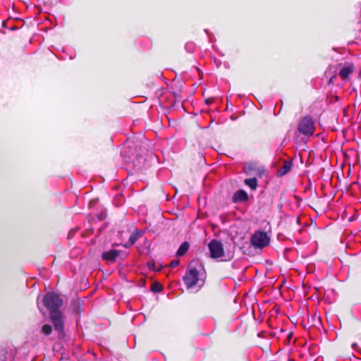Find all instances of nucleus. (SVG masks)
<instances>
[{
    "label": "nucleus",
    "instance_id": "39448f33",
    "mask_svg": "<svg viewBox=\"0 0 361 361\" xmlns=\"http://www.w3.org/2000/svg\"><path fill=\"white\" fill-rule=\"evenodd\" d=\"M208 248L210 252V256L213 259H218L224 256L223 244L217 240H212L209 243Z\"/></svg>",
    "mask_w": 361,
    "mask_h": 361
},
{
    "label": "nucleus",
    "instance_id": "f257e3e1",
    "mask_svg": "<svg viewBox=\"0 0 361 361\" xmlns=\"http://www.w3.org/2000/svg\"><path fill=\"white\" fill-rule=\"evenodd\" d=\"M202 266L197 262H192L189 264L185 275L183 276V281L188 288L195 286L201 287L203 286L204 280L202 272Z\"/></svg>",
    "mask_w": 361,
    "mask_h": 361
},
{
    "label": "nucleus",
    "instance_id": "6ab92c4d",
    "mask_svg": "<svg viewBox=\"0 0 361 361\" xmlns=\"http://www.w3.org/2000/svg\"><path fill=\"white\" fill-rule=\"evenodd\" d=\"M210 102H210V99H207V100H206V103H207V104H209Z\"/></svg>",
    "mask_w": 361,
    "mask_h": 361
},
{
    "label": "nucleus",
    "instance_id": "ddd939ff",
    "mask_svg": "<svg viewBox=\"0 0 361 361\" xmlns=\"http://www.w3.org/2000/svg\"><path fill=\"white\" fill-rule=\"evenodd\" d=\"M245 184L252 190H255L257 186V180L256 178H247L245 180Z\"/></svg>",
    "mask_w": 361,
    "mask_h": 361
},
{
    "label": "nucleus",
    "instance_id": "0eeeda50",
    "mask_svg": "<svg viewBox=\"0 0 361 361\" xmlns=\"http://www.w3.org/2000/svg\"><path fill=\"white\" fill-rule=\"evenodd\" d=\"M354 66L351 63H347L343 65L339 71V75L343 80H345L353 72Z\"/></svg>",
    "mask_w": 361,
    "mask_h": 361
},
{
    "label": "nucleus",
    "instance_id": "20e7f679",
    "mask_svg": "<svg viewBox=\"0 0 361 361\" xmlns=\"http://www.w3.org/2000/svg\"><path fill=\"white\" fill-rule=\"evenodd\" d=\"M251 244L255 248L262 250L269 243V238L264 231H256L251 237Z\"/></svg>",
    "mask_w": 361,
    "mask_h": 361
},
{
    "label": "nucleus",
    "instance_id": "1a4fd4ad",
    "mask_svg": "<svg viewBox=\"0 0 361 361\" xmlns=\"http://www.w3.org/2000/svg\"><path fill=\"white\" fill-rule=\"evenodd\" d=\"M143 234L142 231H139L135 229L133 233L130 235L128 242L124 245L125 247H129L133 245L139 238H140Z\"/></svg>",
    "mask_w": 361,
    "mask_h": 361
},
{
    "label": "nucleus",
    "instance_id": "2eb2a0df",
    "mask_svg": "<svg viewBox=\"0 0 361 361\" xmlns=\"http://www.w3.org/2000/svg\"><path fill=\"white\" fill-rule=\"evenodd\" d=\"M194 44L192 42H188L185 44V48L188 52H192L194 50Z\"/></svg>",
    "mask_w": 361,
    "mask_h": 361
},
{
    "label": "nucleus",
    "instance_id": "f3484780",
    "mask_svg": "<svg viewBox=\"0 0 361 361\" xmlns=\"http://www.w3.org/2000/svg\"><path fill=\"white\" fill-rule=\"evenodd\" d=\"M179 260L178 259H173L171 262V267L173 268L177 267L179 264Z\"/></svg>",
    "mask_w": 361,
    "mask_h": 361
},
{
    "label": "nucleus",
    "instance_id": "6e6552de",
    "mask_svg": "<svg viewBox=\"0 0 361 361\" xmlns=\"http://www.w3.org/2000/svg\"><path fill=\"white\" fill-rule=\"evenodd\" d=\"M119 251L116 250H110L109 251L104 252L102 254L103 259L106 260L109 263L114 262L116 259L119 255Z\"/></svg>",
    "mask_w": 361,
    "mask_h": 361
},
{
    "label": "nucleus",
    "instance_id": "9b49d317",
    "mask_svg": "<svg viewBox=\"0 0 361 361\" xmlns=\"http://www.w3.org/2000/svg\"><path fill=\"white\" fill-rule=\"evenodd\" d=\"M190 247V245L188 242L183 243L177 250L176 255L178 257H181L184 255Z\"/></svg>",
    "mask_w": 361,
    "mask_h": 361
},
{
    "label": "nucleus",
    "instance_id": "7ed1b4c3",
    "mask_svg": "<svg viewBox=\"0 0 361 361\" xmlns=\"http://www.w3.org/2000/svg\"><path fill=\"white\" fill-rule=\"evenodd\" d=\"M299 133L307 137L312 136L315 130L314 121L310 116L302 118L298 123Z\"/></svg>",
    "mask_w": 361,
    "mask_h": 361
},
{
    "label": "nucleus",
    "instance_id": "9d476101",
    "mask_svg": "<svg viewBox=\"0 0 361 361\" xmlns=\"http://www.w3.org/2000/svg\"><path fill=\"white\" fill-rule=\"evenodd\" d=\"M248 196L245 191L239 190L236 191L233 195V202H242L247 200Z\"/></svg>",
    "mask_w": 361,
    "mask_h": 361
},
{
    "label": "nucleus",
    "instance_id": "dca6fc26",
    "mask_svg": "<svg viewBox=\"0 0 361 361\" xmlns=\"http://www.w3.org/2000/svg\"><path fill=\"white\" fill-rule=\"evenodd\" d=\"M151 289L154 293H159L161 290V288L159 284H153Z\"/></svg>",
    "mask_w": 361,
    "mask_h": 361
},
{
    "label": "nucleus",
    "instance_id": "4468645a",
    "mask_svg": "<svg viewBox=\"0 0 361 361\" xmlns=\"http://www.w3.org/2000/svg\"><path fill=\"white\" fill-rule=\"evenodd\" d=\"M52 331V327L49 324H44L42 327V333L46 336L49 335Z\"/></svg>",
    "mask_w": 361,
    "mask_h": 361
},
{
    "label": "nucleus",
    "instance_id": "423d86ee",
    "mask_svg": "<svg viewBox=\"0 0 361 361\" xmlns=\"http://www.w3.org/2000/svg\"><path fill=\"white\" fill-rule=\"evenodd\" d=\"M51 320L54 326V329L59 334L63 333L64 319L61 311L50 313Z\"/></svg>",
    "mask_w": 361,
    "mask_h": 361
},
{
    "label": "nucleus",
    "instance_id": "f03ea898",
    "mask_svg": "<svg viewBox=\"0 0 361 361\" xmlns=\"http://www.w3.org/2000/svg\"><path fill=\"white\" fill-rule=\"evenodd\" d=\"M43 303L50 313H51L60 311L59 308L63 305V300L54 293H47L44 296Z\"/></svg>",
    "mask_w": 361,
    "mask_h": 361
},
{
    "label": "nucleus",
    "instance_id": "a211bd4d",
    "mask_svg": "<svg viewBox=\"0 0 361 361\" xmlns=\"http://www.w3.org/2000/svg\"><path fill=\"white\" fill-rule=\"evenodd\" d=\"M75 231H73V230L71 231H70V233H69L68 236L70 237L71 234L72 233L75 232Z\"/></svg>",
    "mask_w": 361,
    "mask_h": 361
},
{
    "label": "nucleus",
    "instance_id": "f8f14e48",
    "mask_svg": "<svg viewBox=\"0 0 361 361\" xmlns=\"http://www.w3.org/2000/svg\"><path fill=\"white\" fill-rule=\"evenodd\" d=\"M291 168V163L290 162H286L283 166L280 168L278 171V175L280 176H282L285 174H286Z\"/></svg>",
    "mask_w": 361,
    "mask_h": 361
}]
</instances>
